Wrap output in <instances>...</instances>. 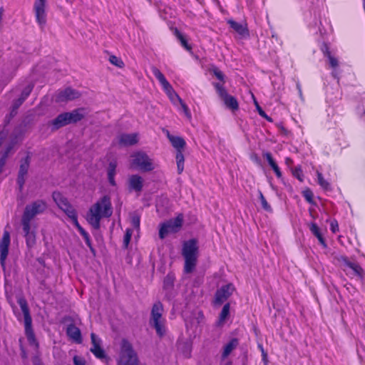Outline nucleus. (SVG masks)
I'll return each instance as SVG.
<instances>
[{
	"mask_svg": "<svg viewBox=\"0 0 365 365\" xmlns=\"http://www.w3.org/2000/svg\"><path fill=\"white\" fill-rule=\"evenodd\" d=\"M85 109L79 108L73 110L71 112H65L68 125L76 123L81 121L85 117Z\"/></svg>",
	"mask_w": 365,
	"mask_h": 365,
	"instance_id": "18",
	"label": "nucleus"
},
{
	"mask_svg": "<svg viewBox=\"0 0 365 365\" xmlns=\"http://www.w3.org/2000/svg\"><path fill=\"white\" fill-rule=\"evenodd\" d=\"M293 175L297 178L300 182L303 181V173L300 167H296L292 171Z\"/></svg>",
	"mask_w": 365,
	"mask_h": 365,
	"instance_id": "47",
	"label": "nucleus"
},
{
	"mask_svg": "<svg viewBox=\"0 0 365 365\" xmlns=\"http://www.w3.org/2000/svg\"><path fill=\"white\" fill-rule=\"evenodd\" d=\"M22 230L29 248L33 247L36 242V235L34 230H31V223L21 222Z\"/></svg>",
	"mask_w": 365,
	"mask_h": 365,
	"instance_id": "15",
	"label": "nucleus"
},
{
	"mask_svg": "<svg viewBox=\"0 0 365 365\" xmlns=\"http://www.w3.org/2000/svg\"><path fill=\"white\" fill-rule=\"evenodd\" d=\"M297 88L299 93V95L302 96V88H301V86L299 83H297Z\"/></svg>",
	"mask_w": 365,
	"mask_h": 365,
	"instance_id": "64",
	"label": "nucleus"
},
{
	"mask_svg": "<svg viewBox=\"0 0 365 365\" xmlns=\"http://www.w3.org/2000/svg\"><path fill=\"white\" fill-rule=\"evenodd\" d=\"M152 73L155 76V77L159 81L163 88L166 87L167 88L170 89V84L166 80L165 76L161 73V71L155 66H153L151 68Z\"/></svg>",
	"mask_w": 365,
	"mask_h": 365,
	"instance_id": "28",
	"label": "nucleus"
},
{
	"mask_svg": "<svg viewBox=\"0 0 365 365\" xmlns=\"http://www.w3.org/2000/svg\"><path fill=\"white\" fill-rule=\"evenodd\" d=\"M46 0H36L34 4L36 19L41 29L46 24Z\"/></svg>",
	"mask_w": 365,
	"mask_h": 365,
	"instance_id": "11",
	"label": "nucleus"
},
{
	"mask_svg": "<svg viewBox=\"0 0 365 365\" xmlns=\"http://www.w3.org/2000/svg\"><path fill=\"white\" fill-rule=\"evenodd\" d=\"M71 205V204L69 202H68L67 203H65L62 206H60V207H58V208L61 209L63 212H64V210L66 209H67L68 207H70Z\"/></svg>",
	"mask_w": 365,
	"mask_h": 365,
	"instance_id": "61",
	"label": "nucleus"
},
{
	"mask_svg": "<svg viewBox=\"0 0 365 365\" xmlns=\"http://www.w3.org/2000/svg\"><path fill=\"white\" fill-rule=\"evenodd\" d=\"M31 156L29 153H27L26 156L20 160L19 169L18 172L16 182L19 185L20 191L24 188L28 171L30 167Z\"/></svg>",
	"mask_w": 365,
	"mask_h": 365,
	"instance_id": "9",
	"label": "nucleus"
},
{
	"mask_svg": "<svg viewBox=\"0 0 365 365\" xmlns=\"http://www.w3.org/2000/svg\"><path fill=\"white\" fill-rule=\"evenodd\" d=\"M33 88H34L33 85H28L26 87H25L24 88V90L22 91L20 97L17 100L21 101V103H24V101L30 95L31 92L33 90Z\"/></svg>",
	"mask_w": 365,
	"mask_h": 365,
	"instance_id": "36",
	"label": "nucleus"
},
{
	"mask_svg": "<svg viewBox=\"0 0 365 365\" xmlns=\"http://www.w3.org/2000/svg\"><path fill=\"white\" fill-rule=\"evenodd\" d=\"M168 138L172 143V145L177 150V151H182L185 146V140L179 136H173L168 134Z\"/></svg>",
	"mask_w": 365,
	"mask_h": 365,
	"instance_id": "26",
	"label": "nucleus"
},
{
	"mask_svg": "<svg viewBox=\"0 0 365 365\" xmlns=\"http://www.w3.org/2000/svg\"><path fill=\"white\" fill-rule=\"evenodd\" d=\"M133 164L139 170L145 172L154 169L153 163L149 156L144 152H137L133 155Z\"/></svg>",
	"mask_w": 365,
	"mask_h": 365,
	"instance_id": "8",
	"label": "nucleus"
},
{
	"mask_svg": "<svg viewBox=\"0 0 365 365\" xmlns=\"http://www.w3.org/2000/svg\"><path fill=\"white\" fill-rule=\"evenodd\" d=\"M175 35L178 38V39L180 41L181 45L187 50V51H191L192 47L187 43V41L185 36L180 33V31L175 29Z\"/></svg>",
	"mask_w": 365,
	"mask_h": 365,
	"instance_id": "33",
	"label": "nucleus"
},
{
	"mask_svg": "<svg viewBox=\"0 0 365 365\" xmlns=\"http://www.w3.org/2000/svg\"><path fill=\"white\" fill-rule=\"evenodd\" d=\"M182 222L183 215L179 214L175 218L170 219V220L165 222V223L172 232H177L181 228Z\"/></svg>",
	"mask_w": 365,
	"mask_h": 365,
	"instance_id": "23",
	"label": "nucleus"
},
{
	"mask_svg": "<svg viewBox=\"0 0 365 365\" xmlns=\"http://www.w3.org/2000/svg\"><path fill=\"white\" fill-rule=\"evenodd\" d=\"M80 93L70 87L58 91L56 95V102L62 103L75 100L80 97Z\"/></svg>",
	"mask_w": 365,
	"mask_h": 365,
	"instance_id": "14",
	"label": "nucleus"
},
{
	"mask_svg": "<svg viewBox=\"0 0 365 365\" xmlns=\"http://www.w3.org/2000/svg\"><path fill=\"white\" fill-rule=\"evenodd\" d=\"M260 116H261V117H262V118H265V119H266L267 121H269V122H272V121H273V120H272V118L271 117L268 116V115L266 114V113H265V112L264 113V115H261Z\"/></svg>",
	"mask_w": 365,
	"mask_h": 365,
	"instance_id": "62",
	"label": "nucleus"
},
{
	"mask_svg": "<svg viewBox=\"0 0 365 365\" xmlns=\"http://www.w3.org/2000/svg\"><path fill=\"white\" fill-rule=\"evenodd\" d=\"M180 103V105L182 108V110L185 113V115H186V117L188 118V119H191V113L189 110V108L187 106V105L181 100V102Z\"/></svg>",
	"mask_w": 365,
	"mask_h": 365,
	"instance_id": "50",
	"label": "nucleus"
},
{
	"mask_svg": "<svg viewBox=\"0 0 365 365\" xmlns=\"http://www.w3.org/2000/svg\"><path fill=\"white\" fill-rule=\"evenodd\" d=\"M198 252L199 247L197 240L192 238L183 242L182 255L185 259V273H191L195 269L197 262Z\"/></svg>",
	"mask_w": 365,
	"mask_h": 365,
	"instance_id": "2",
	"label": "nucleus"
},
{
	"mask_svg": "<svg viewBox=\"0 0 365 365\" xmlns=\"http://www.w3.org/2000/svg\"><path fill=\"white\" fill-rule=\"evenodd\" d=\"M11 118H11V114H9V115H6L5 117V119H4V127L7 126L9 124Z\"/></svg>",
	"mask_w": 365,
	"mask_h": 365,
	"instance_id": "60",
	"label": "nucleus"
},
{
	"mask_svg": "<svg viewBox=\"0 0 365 365\" xmlns=\"http://www.w3.org/2000/svg\"><path fill=\"white\" fill-rule=\"evenodd\" d=\"M138 143V135L135 133H123L119 135V144L124 146L133 145Z\"/></svg>",
	"mask_w": 365,
	"mask_h": 365,
	"instance_id": "22",
	"label": "nucleus"
},
{
	"mask_svg": "<svg viewBox=\"0 0 365 365\" xmlns=\"http://www.w3.org/2000/svg\"><path fill=\"white\" fill-rule=\"evenodd\" d=\"M330 227H331V230L334 233H336L337 231H339V225H338L337 221H336V220L332 221L331 222Z\"/></svg>",
	"mask_w": 365,
	"mask_h": 365,
	"instance_id": "56",
	"label": "nucleus"
},
{
	"mask_svg": "<svg viewBox=\"0 0 365 365\" xmlns=\"http://www.w3.org/2000/svg\"><path fill=\"white\" fill-rule=\"evenodd\" d=\"M83 237L85 240L86 245L89 247L90 250L94 254L95 249L92 246L91 240L90 239L88 233L86 234V235H83Z\"/></svg>",
	"mask_w": 365,
	"mask_h": 365,
	"instance_id": "49",
	"label": "nucleus"
},
{
	"mask_svg": "<svg viewBox=\"0 0 365 365\" xmlns=\"http://www.w3.org/2000/svg\"><path fill=\"white\" fill-rule=\"evenodd\" d=\"M255 106H256V108H257V110L259 115H264V111L260 107V106L259 105V103H257V101L256 100H255Z\"/></svg>",
	"mask_w": 365,
	"mask_h": 365,
	"instance_id": "58",
	"label": "nucleus"
},
{
	"mask_svg": "<svg viewBox=\"0 0 365 365\" xmlns=\"http://www.w3.org/2000/svg\"><path fill=\"white\" fill-rule=\"evenodd\" d=\"M212 84L226 107L232 110H237L239 109V104L237 98L229 95L222 84L220 83H213Z\"/></svg>",
	"mask_w": 365,
	"mask_h": 365,
	"instance_id": "7",
	"label": "nucleus"
},
{
	"mask_svg": "<svg viewBox=\"0 0 365 365\" xmlns=\"http://www.w3.org/2000/svg\"><path fill=\"white\" fill-rule=\"evenodd\" d=\"M172 232L171 230L168 228V226L165 222H163L159 230V237L163 240L164 239L168 233Z\"/></svg>",
	"mask_w": 365,
	"mask_h": 365,
	"instance_id": "39",
	"label": "nucleus"
},
{
	"mask_svg": "<svg viewBox=\"0 0 365 365\" xmlns=\"http://www.w3.org/2000/svg\"><path fill=\"white\" fill-rule=\"evenodd\" d=\"M133 234V230L131 229H127L125 230V233L123 237V247L125 249H127L128 247V245L130 242L131 236Z\"/></svg>",
	"mask_w": 365,
	"mask_h": 365,
	"instance_id": "40",
	"label": "nucleus"
},
{
	"mask_svg": "<svg viewBox=\"0 0 365 365\" xmlns=\"http://www.w3.org/2000/svg\"><path fill=\"white\" fill-rule=\"evenodd\" d=\"M163 89L166 92V93L170 97V100L173 102L175 101V100L178 101L179 102H181V98L179 97V96L175 93V91L173 90L172 86L170 85V89L167 88L166 87H163Z\"/></svg>",
	"mask_w": 365,
	"mask_h": 365,
	"instance_id": "37",
	"label": "nucleus"
},
{
	"mask_svg": "<svg viewBox=\"0 0 365 365\" xmlns=\"http://www.w3.org/2000/svg\"><path fill=\"white\" fill-rule=\"evenodd\" d=\"M109 61L110 62V63L118 68H123L124 66L123 61L120 58L114 55H112L109 57Z\"/></svg>",
	"mask_w": 365,
	"mask_h": 365,
	"instance_id": "41",
	"label": "nucleus"
},
{
	"mask_svg": "<svg viewBox=\"0 0 365 365\" xmlns=\"http://www.w3.org/2000/svg\"><path fill=\"white\" fill-rule=\"evenodd\" d=\"M47 208L46 202L43 200L34 201L25 207L21 217V222L31 223V220L37 215L42 214Z\"/></svg>",
	"mask_w": 365,
	"mask_h": 365,
	"instance_id": "6",
	"label": "nucleus"
},
{
	"mask_svg": "<svg viewBox=\"0 0 365 365\" xmlns=\"http://www.w3.org/2000/svg\"><path fill=\"white\" fill-rule=\"evenodd\" d=\"M175 280V276L173 272H169L163 280V289H172L174 287V282Z\"/></svg>",
	"mask_w": 365,
	"mask_h": 365,
	"instance_id": "30",
	"label": "nucleus"
},
{
	"mask_svg": "<svg viewBox=\"0 0 365 365\" xmlns=\"http://www.w3.org/2000/svg\"><path fill=\"white\" fill-rule=\"evenodd\" d=\"M238 339L232 338L230 339V341L224 346L223 351L222 353V359H225L231 354V352L238 346Z\"/></svg>",
	"mask_w": 365,
	"mask_h": 365,
	"instance_id": "25",
	"label": "nucleus"
},
{
	"mask_svg": "<svg viewBox=\"0 0 365 365\" xmlns=\"http://www.w3.org/2000/svg\"><path fill=\"white\" fill-rule=\"evenodd\" d=\"M73 225L78 229L80 234L82 235H86L88 232L81 226V225L78 223V221H76L73 223Z\"/></svg>",
	"mask_w": 365,
	"mask_h": 365,
	"instance_id": "53",
	"label": "nucleus"
},
{
	"mask_svg": "<svg viewBox=\"0 0 365 365\" xmlns=\"http://www.w3.org/2000/svg\"><path fill=\"white\" fill-rule=\"evenodd\" d=\"M230 303L225 304L219 316V323H223L230 314Z\"/></svg>",
	"mask_w": 365,
	"mask_h": 365,
	"instance_id": "34",
	"label": "nucleus"
},
{
	"mask_svg": "<svg viewBox=\"0 0 365 365\" xmlns=\"http://www.w3.org/2000/svg\"><path fill=\"white\" fill-rule=\"evenodd\" d=\"M73 363L75 365H86V361L78 356L73 357Z\"/></svg>",
	"mask_w": 365,
	"mask_h": 365,
	"instance_id": "57",
	"label": "nucleus"
},
{
	"mask_svg": "<svg viewBox=\"0 0 365 365\" xmlns=\"http://www.w3.org/2000/svg\"><path fill=\"white\" fill-rule=\"evenodd\" d=\"M17 143L13 141L12 140H11L10 143H9V145L6 147L5 148V150L2 155V157H5V158L7 159L8 156H9V154L10 153V152L13 150L14 145L16 144Z\"/></svg>",
	"mask_w": 365,
	"mask_h": 365,
	"instance_id": "46",
	"label": "nucleus"
},
{
	"mask_svg": "<svg viewBox=\"0 0 365 365\" xmlns=\"http://www.w3.org/2000/svg\"><path fill=\"white\" fill-rule=\"evenodd\" d=\"M235 287L232 284H227L217 289L215 294L213 304L215 306H220L232 294Z\"/></svg>",
	"mask_w": 365,
	"mask_h": 365,
	"instance_id": "10",
	"label": "nucleus"
},
{
	"mask_svg": "<svg viewBox=\"0 0 365 365\" xmlns=\"http://www.w3.org/2000/svg\"><path fill=\"white\" fill-rule=\"evenodd\" d=\"M260 116H261V117H262V118H265V119H266L267 121H269V122H272V121H273V120H272V118L271 117L268 116V115L266 114V113H265V112L264 113V115H261Z\"/></svg>",
	"mask_w": 365,
	"mask_h": 365,
	"instance_id": "63",
	"label": "nucleus"
},
{
	"mask_svg": "<svg viewBox=\"0 0 365 365\" xmlns=\"http://www.w3.org/2000/svg\"><path fill=\"white\" fill-rule=\"evenodd\" d=\"M143 187V179L138 175H132L128 178L129 192H140Z\"/></svg>",
	"mask_w": 365,
	"mask_h": 365,
	"instance_id": "17",
	"label": "nucleus"
},
{
	"mask_svg": "<svg viewBox=\"0 0 365 365\" xmlns=\"http://www.w3.org/2000/svg\"><path fill=\"white\" fill-rule=\"evenodd\" d=\"M317 238L318 239L319 243L324 247H327V244H326V241L324 240V238L323 237L322 235H320L319 237H317Z\"/></svg>",
	"mask_w": 365,
	"mask_h": 365,
	"instance_id": "59",
	"label": "nucleus"
},
{
	"mask_svg": "<svg viewBox=\"0 0 365 365\" xmlns=\"http://www.w3.org/2000/svg\"><path fill=\"white\" fill-rule=\"evenodd\" d=\"M258 195H259V201L261 202L262 208L268 212H272V207L269 205V203L267 202L264 196L263 195L262 191L259 190H258Z\"/></svg>",
	"mask_w": 365,
	"mask_h": 365,
	"instance_id": "35",
	"label": "nucleus"
},
{
	"mask_svg": "<svg viewBox=\"0 0 365 365\" xmlns=\"http://www.w3.org/2000/svg\"><path fill=\"white\" fill-rule=\"evenodd\" d=\"M309 230L312 232V233L317 237L322 235L319 227L317 226V225L314 222H312L309 225Z\"/></svg>",
	"mask_w": 365,
	"mask_h": 365,
	"instance_id": "45",
	"label": "nucleus"
},
{
	"mask_svg": "<svg viewBox=\"0 0 365 365\" xmlns=\"http://www.w3.org/2000/svg\"><path fill=\"white\" fill-rule=\"evenodd\" d=\"M119 362L121 365H139L137 354L126 339H123L121 342Z\"/></svg>",
	"mask_w": 365,
	"mask_h": 365,
	"instance_id": "5",
	"label": "nucleus"
},
{
	"mask_svg": "<svg viewBox=\"0 0 365 365\" xmlns=\"http://www.w3.org/2000/svg\"><path fill=\"white\" fill-rule=\"evenodd\" d=\"M67 125L68 123L65 112L58 115L54 119L48 123V125L51 127V131H56Z\"/></svg>",
	"mask_w": 365,
	"mask_h": 365,
	"instance_id": "19",
	"label": "nucleus"
},
{
	"mask_svg": "<svg viewBox=\"0 0 365 365\" xmlns=\"http://www.w3.org/2000/svg\"><path fill=\"white\" fill-rule=\"evenodd\" d=\"M92 347L90 351L98 359H102L106 357L104 349L101 346V340L97 337L94 333L91 334Z\"/></svg>",
	"mask_w": 365,
	"mask_h": 365,
	"instance_id": "16",
	"label": "nucleus"
},
{
	"mask_svg": "<svg viewBox=\"0 0 365 365\" xmlns=\"http://www.w3.org/2000/svg\"><path fill=\"white\" fill-rule=\"evenodd\" d=\"M327 58L329 59V64H330L331 67L334 68L338 66V65H339L338 60L336 58H334L331 55L329 56Z\"/></svg>",
	"mask_w": 365,
	"mask_h": 365,
	"instance_id": "52",
	"label": "nucleus"
},
{
	"mask_svg": "<svg viewBox=\"0 0 365 365\" xmlns=\"http://www.w3.org/2000/svg\"><path fill=\"white\" fill-rule=\"evenodd\" d=\"M65 214L68 216V217L71 219L73 223L78 220L77 211L75 208L71 210Z\"/></svg>",
	"mask_w": 365,
	"mask_h": 365,
	"instance_id": "48",
	"label": "nucleus"
},
{
	"mask_svg": "<svg viewBox=\"0 0 365 365\" xmlns=\"http://www.w3.org/2000/svg\"><path fill=\"white\" fill-rule=\"evenodd\" d=\"M10 242V233L5 230L0 240V263L4 270L6 268V259L9 254Z\"/></svg>",
	"mask_w": 365,
	"mask_h": 365,
	"instance_id": "12",
	"label": "nucleus"
},
{
	"mask_svg": "<svg viewBox=\"0 0 365 365\" xmlns=\"http://www.w3.org/2000/svg\"><path fill=\"white\" fill-rule=\"evenodd\" d=\"M140 217L138 215H134L131 218V223L135 228H139L140 227Z\"/></svg>",
	"mask_w": 365,
	"mask_h": 365,
	"instance_id": "51",
	"label": "nucleus"
},
{
	"mask_svg": "<svg viewBox=\"0 0 365 365\" xmlns=\"http://www.w3.org/2000/svg\"><path fill=\"white\" fill-rule=\"evenodd\" d=\"M163 304L160 302L154 303L151 309L149 320L150 326L155 329L157 335L160 338L166 333L165 319L163 317Z\"/></svg>",
	"mask_w": 365,
	"mask_h": 365,
	"instance_id": "3",
	"label": "nucleus"
},
{
	"mask_svg": "<svg viewBox=\"0 0 365 365\" xmlns=\"http://www.w3.org/2000/svg\"><path fill=\"white\" fill-rule=\"evenodd\" d=\"M263 156L267 160L269 165L274 170L276 176L278 178H281L282 176V173H281L277 164L274 160L272 154L269 152H266L263 154Z\"/></svg>",
	"mask_w": 365,
	"mask_h": 365,
	"instance_id": "27",
	"label": "nucleus"
},
{
	"mask_svg": "<svg viewBox=\"0 0 365 365\" xmlns=\"http://www.w3.org/2000/svg\"><path fill=\"white\" fill-rule=\"evenodd\" d=\"M210 71L212 73L218 80L225 83V75L217 66H212Z\"/></svg>",
	"mask_w": 365,
	"mask_h": 365,
	"instance_id": "38",
	"label": "nucleus"
},
{
	"mask_svg": "<svg viewBox=\"0 0 365 365\" xmlns=\"http://www.w3.org/2000/svg\"><path fill=\"white\" fill-rule=\"evenodd\" d=\"M112 214L110 197L104 195L90 207L86 220L95 230H98L101 226V220L103 217H110Z\"/></svg>",
	"mask_w": 365,
	"mask_h": 365,
	"instance_id": "1",
	"label": "nucleus"
},
{
	"mask_svg": "<svg viewBox=\"0 0 365 365\" xmlns=\"http://www.w3.org/2000/svg\"><path fill=\"white\" fill-rule=\"evenodd\" d=\"M8 135V131L5 129H3L0 131V146L2 145L4 140L6 138Z\"/></svg>",
	"mask_w": 365,
	"mask_h": 365,
	"instance_id": "55",
	"label": "nucleus"
},
{
	"mask_svg": "<svg viewBox=\"0 0 365 365\" xmlns=\"http://www.w3.org/2000/svg\"><path fill=\"white\" fill-rule=\"evenodd\" d=\"M227 24L240 36L248 37L250 36L249 30L246 24H240L232 19H229L227 21Z\"/></svg>",
	"mask_w": 365,
	"mask_h": 365,
	"instance_id": "20",
	"label": "nucleus"
},
{
	"mask_svg": "<svg viewBox=\"0 0 365 365\" xmlns=\"http://www.w3.org/2000/svg\"><path fill=\"white\" fill-rule=\"evenodd\" d=\"M302 195L304 196V197L305 198V200L312 204L314 202H313V192L312 191L310 190V189H307L305 190H304L302 192Z\"/></svg>",
	"mask_w": 365,
	"mask_h": 365,
	"instance_id": "44",
	"label": "nucleus"
},
{
	"mask_svg": "<svg viewBox=\"0 0 365 365\" xmlns=\"http://www.w3.org/2000/svg\"><path fill=\"white\" fill-rule=\"evenodd\" d=\"M18 304H19L24 314L25 334L27 340L30 345L34 346L36 349H38L39 344L36 339L35 334L32 328V319L30 315V311L27 302L24 298H20L18 299Z\"/></svg>",
	"mask_w": 365,
	"mask_h": 365,
	"instance_id": "4",
	"label": "nucleus"
},
{
	"mask_svg": "<svg viewBox=\"0 0 365 365\" xmlns=\"http://www.w3.org/2000/svg\"><path fill=\"white\" fill-rule=\"evenodd\" d=\"M117 164L115 162H110L108 167V180L112 186H115V175L116 172Z\"/></svg>",
	"mask_w": 365,
	"mask_h": 365,
	"instance_id": "29",
	"label": "nucleus"
},
{
	"mask_svg": "<svg viewBox=\"0 0 365 365\" xmlns=\"http://www.w3.org/2000/svg\"><path fill=\"white\" fill-rule=\"evenodd\" d=\"M334 260L341 263L345 267L350 268L353 270L355 275L362 278L364 276V270L361 267L355 262H350L349 259L344 255H336L334 257Z\"/></svg>",
	"mask_w": 365,
	"mask_h": 365,
	"instance_id": "13",
	"label": "nucleus"
},
{
	"mask_svg": "<svg viewBox=\"0 0 365 365\" xmlns=\"http://www.w3.org/2000/svg\"><path fill=\"white\" fill-rule=\"evenodd\" d=\"M322 51L324 53V55L327 57L331 55V52L329 51V48L328 45L326 43H324L323 46H322Z\"/></svg>",
	"mask_w": 365,
	"mask_h": 365,
	"instance_id": "54",
	"label": "nucleus"
},
{
	"mask_svg": "<svg viewBox=\"0 0 365 365\" xmlns=\"http://www.w3.org/2000/svg\"><path fill=\"white\" fill-rule=\"evenodd\" d=\"M66 334L69 338H71L76 342L78 344L82 342L81 330L79 328L76 327L73 323H71L70 324L68 325L66 328Z\"/></svg>",
	"mask_w": 365,
	"mask_h": 365,
	"instance_id": "21",
	"label": "nucleus"
},
{
	"mask_svg": "<svg viewBox=\"0 0 365 365\" xmlns=\"http://www.w3.org/2000/svg\"><path fill=\"white\" fill-rule=\"evenodd\" d=\"M176 163L178 174H181L184 170V155L182 151H176Z\"/></svg>",
	"mask_w": 365,
	"mask_h": 365,
	"instance_id": "31",
	"label": "nucleus"
},
{
	"mask_svg": "<svg viewBox=\"0 0 365 365\" xmlns=\"http://www.w3.org/2000/svg\"><path fill=\"white\" fill-rule=\"evenodd\" d=\"M25 128L26 124L24 123L16 125L11 135V140L16 143L22 140L24 133L26 132Z\"/></svg>",
	"mask_w": 365,
	"mask_h": 365,
	"instance_id": "24",
	"label": "nucleus"
},
{
	"mask_svg": "<svg viewBox=\"0 0 365 365\" xmlns=\"http://www.w3.org/2000/svg\"><path fill=\"white\" fill-rule=\"evenodd\" d=\"M22 104H23V103H21V101H19L17 99L14 101L13 105H12V110H11V111L10 113L11 118H14L16 115L18 108Z\"/></svg>",
	"mask_w": 365,
	"mask_h": 365,
	"instance_id": "43",
	"label": "nucleus"
},
{
	"mask_svg": "<svg viewBox=\"0 0 365 365\" xmlns=\"http://www.w3.org/2000/svg\"><path fill=\"white\" fill-rule=\"evenodd\" d=\"M52 197L58 207L69 202L68 199L64 197L60 192H53L52 194Z\"/></svg>",
	"mask_w": 365,
	"mask_h": 365,
	"instance_id": "32",
	"label": "nucleus"
},
{
	"mask_svg": "<svg viewBox=\"0 0 365 365\" xmlns=\"http://www.w3.org/2000/svg\"><path fill=\"white\" fill-rule=\"evenodd\" d=\"M317 180L318 183L323 189L329 190L330 188L329 183L324 179L323 175L321 173L317 172Z\"/></svg>",
	"mask_w": 365,
	"mask_h": 365,
	"instance_id": "42",
	"label": "nucleus"
}]
</instances>
